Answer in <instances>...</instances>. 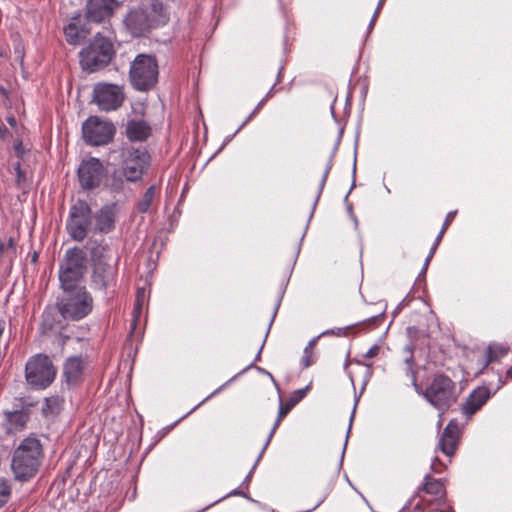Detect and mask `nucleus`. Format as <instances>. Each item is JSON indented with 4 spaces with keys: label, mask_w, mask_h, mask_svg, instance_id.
Instances as JSON below:
<instances>
[{
    "label": "nucleus",
    "mask_w": 512,
    "mask_h": 512,
    "mask_svg": "<svg viewBox=\"0 0 512 512\" xmlns=\"http://www.w3.org/2000/svg\"><path fill=\"white\" fill-rule=\"evenodd\" d=\"M168 21L169 14L160 0H145L130 9L124 18L125 27L133 37L146 36Z\"/></svg>",
    "instance_id": "obj_1"
},
{
    "label": "nucleus",
    "mask_w": 512,
    "mask_h": 512,
    "mask_svg": "<svg viewBox=\"0 0 512 512\" xmlns=\"http://www.w3.org/2000/svg\"><path fill=\"white\" fill-rule=\"evenodd\" d=\"M44 459L41 441L30 435L24 438L14 450L11 469L15 480L27 482L38 473Z\"/></svg>",
    "instance_id": "obj_2"
},
{
    "label": "nucleus",
    "mask_w": 512,
    "mask_h": 512,
    "mask_svg": "<svg viewBox=\"0 0 512 512\" xmlns=\"http://www.w3.org/2000/svg\"><path fill=\"white\" fill-rule=\"evenodd\" d=\"M116 54L112 33L97 32L79 53L84 71L94 73L107 67Z\"/></svg>",
    "instance_id": "obj_3"
},
{
    "label": "nucleus",
    "mask_w": 512,
    "mask_h": 512,
    "mask_svg": "<svg viewBox=\"0 0 512 512\" xmlns=\"http://www.w3.org/2000/svg\"><path fill=\"white\" fill-rule=\"evenodd\" d=\"M418 394L441 412L455 404L459 396L456 383L443 373L434 374L426 389L423 390L420 386Z\"/></svg>",
    "instance_id": "obj_4"
},
{
    "label": "nucleus",
    "mask_w": 512,
    "mask_h": 512,
    "mask_svg": "<svg viewBox=\"0 0 512 512\" xmlns=\"http://www.w3.org/2000/svg\"><path fill=\"white\" fill-rule=\"evenodd\" d=\"M57 301L62 319L77 321L86 317L93 309V298L86 287L62 289Z\"/></svg>",
    "instance_id": "obj_5"
},
{
    "label": "nucleus",
    "mask_w": 512,
    "mask_h": 512,
    "mask_svg": "<svg viewBox=\"0 0 512 512\" xmlns=\"http://www.w3.org/2000/svg\"><path fill=\"white\" fill-rule=\"evenodd\" d=\"M159 67L156 57L150 54H139L132 61L129 79L137 91H148L158 82Z\"/></svg>",
    "instance_id": "obj_6"
},
{
    "label": "nucleus",
    "mask_w": 512,
    "mask_h": 512,
    "mask_svg": "<svg viewBox=\"0 0 512 512\" xmlns=\"http://www.w3.org/2000/svg\"><path fill=\"white\" fill-rule=\"evenodd\" d=\"M120 169L127 182L137 183L142 180L150 165V155L145 148L123 145L119 150Z\"/></svg>",
    "instance_id": "obj_7"
},
{
    "label": "nucleus",
    "mask_w": 512,
    "mask_h": 512,
    "mask_svg": "<svg viewBox=\"0 0 512 512\" xmlns=\"http://www.w3.org/2000/svg\"><path fill=\"white\" fill-rule=\"evenodd\" d=\"M86 268V254L83 249L79 247L68 249L59 269L61 288L81 287L79 283L85 275Z\"/></svg>",
    "instance_id": "obj_8"
},
{
    "label": "nucleus",
    "mask_w": 512,
    "mask_h": 512,
    "mask_svg": "<svg viewBox=\"0 0 512 512\" xmlns=\"http://www.w3.org/2000/svg\"><path fill=\"white\" fill-rule=\"evenodd\" d=\"M56 376L52 360L44 354H38L28 360L25 377L28 384L35 389H45L51 385Z\"/></svg>",
    "instance_id": "obj_9"
},
{
    "label": "nucleus",
    "mask_w": 512,
    "mask_h": 512,
    "mask_svg": "<svg viewBox=\"0 0 512 512\" xmlns=\"http://www.w3.org/2000/svg\"><path fill=\"white\" fill-rule=\"evenodd\" d=\"M92 209L87 201L78 199L70 207L66 229L75 241H83L92 225Z\"/></svg>",
    "instance_id": "obj_10"
},
{
    "label": "nucleus",
    "mask_w": 512,
    "mask_h": 512,
    "mask_svg": "<svg viewBox=\"0 0 512 512\" xmlns=\"http://www.w3.org/2000/svg\"><path fill=\"white\" fill-rule=\"evenodd\" d=\"M85 142L91 146H102L112 141L115 127L111 122L103 121L99 117L88 118L82 126Z\"/></svg>",
    "instance_id": "obj_11"
},
{
    "label": "nucleus",
    "mask_w": 512,
    "mask_h": 512,
    "mask_svg": "<svg viewBox=\"0 0 512 512\" xmlns=\"http://www.w3.org/2000/svg\"><path fill=\"white\" fill-rule=\"evenodd\" d=\"M125 99L123 87L111 83H98L93 89V101L102 111H114L122 106Z\"/></svg>",
    "instance_id": "obj_12"
},
{
    "label": "nucleus",
    "mask_w": 512,
    "mask_h": 512,
    "mask_svg": "<svg viewBox=\"0 0 512 512\" xmlns=\"http://www.w3.org/2000/svg\"><path fill=\"white\" fill-rule=\"evenodd\" d=\"M78 181L83 190L91 191L98 188L105 176L102 162L95 157L83 160L77 170Z\"/></svg>",
    "instance_id": "obj_13"
},
{
    "label": "nucleus",
    "mask_w": 512,
    "mask_h": 512,
    "mask_svg": "<svg viewBox=\"0 0 512 512\" xmlns=\"http://www.w3.org/2000/svg\"><path fill=\"white\" fill-rule=\"evenodd\" d=\"M117 264L98 262L92 265L91 286L106 294L107 290L116 284Z\"/></svg>",
    "instance_id": "obj_14"
},
{
    "label": "nucleus",
    "mask_w": 512,
    "mask_h": 512,
    "mask_svg": "<svg viewBox=\"0 0 512 512\" xmlns=\"http://www.w3.org/2000/svg\"><path fill=\"white\" fill-rule=\"evenodd\" d=\"M311 389V383L308 384L306 387L295 390L291 396L287 399L285 403L282 402V398H279L280 404H279V410L277 418L272 426V429L265 441V444L260 452V454L257 457V462L261 460L266 448L270 444V441L272 437L274 436L276 430L278 429L280 423L282 420L288 415V413L306 396L307 392Z\"/></svg>",
    "instance_id": "obj_15"
},
{
    "label": "nucleus",
    "mask_w": 512,
    "mask_h": 512,
    "mask_svg": "<svg viewBox=\"0 0 512 512\" xmlns=\"http://www.w3.org/2000/svg\"><path fill=\"white\" fill-rule=\"evenodd\" d=\"M118 6L116 0H88L85 17L88 22L101 23L109 19Z\"/></svg>",
    "instance_id": "obj_16"
},
{
    "label": "nucleus",
    "mask_w": 512,
    "mask_h": 512,
    "mask_svg": "<svg viewBox=\"0 0 512 512\" xmlns=\"http://www.w3.org/2000/svg\"><path fill=\"white\" fill-rule=\"evenodd\" d=\"M85 365L86 358L82 356L67 358L63 367V375L69 387L77 386L83 381Z\"/></svg>",
    "instance_id": "obj_17"
},
{
    "label": "nucleus",
    "mask_w": 512,
    "mask_h": 512,
    "mask_svg": "<svg viewBox=\"0 0 512 512\" xmlns=\"http://www.w3.org/2000/svg\"><path fill=\"white\" fill-rule=\"evenodd\" d=\"M95 219L94 232L108 234L115 228L116 212L115 205L102 206L93 216Z\"/></svg>",
    "instance_id": "obj_18"
},
{
    "label": "nucleus",
    "mask_w": 512,
    "mask_h": 512,
    "mask_svg": "<svg viewBox=\"0 0 512 512\" xmlns=\"http://www.w3.org/2000/svg\"><path fill=\"white\" fill-rule=\"evenodd\" d=\"M460 437V428L455 420H451L444 428L440 440L439 448L447 456L454 455Z\"/></svg>",
    "instance_id": "obj_19"
},
{
    "label": "nucleus",
    "mask_w": 512,
    "mask_h": 512,
    "mask_svg": "<svg viewBox=\"0 0 512 512\" xmlns=\"http://www.w3.org/2000/svg\"><path fill=\"white\" fill-rule=\"evenodd\" d=\"M491 396L489 388L478 387L473 390L465 403L462 405V412L470 417L475 414L488 401Z\"/></svg>",
    "instance_id": "obj_20"
},
{
    "label": "nucleus",
    "mask_w": 512,
    "mask_h": 512,
    "mask_svg": "<svg viewBox=\"0 0 512 512\" xmlns=\"http://www.w3.org/2000/svg\"><path fill=\"white\" fill-rule=\"evenodd\" d=\"M125 133L130 141L143 142L151 135V127L144 120L131 119L126 124Z\"/></svg>",
    "instance_id": "obj_21"
},
{
    "label": "nucleus",
    "mask_w": 512,
    "mask_h": 512,
    "mask_svg": "<svg viewBox=\"0 0 512 512\" xmlns=\"http://www.w3.org/2000/svg\"><path fill=\"white\" fill-rule=\"evenodd\" d=\"M86 248L89 250L92 265L98 262H110V246L104 239L90 238Z\"/></svg>",
    "instance_id": "obj_22"
},
{
    "label": "nucleus",
    "mask_w": 512,
    "mask_h": 512,
    "mask_svg": "<svg viewBox=\"0 0 512 512\" xmlns=\"http://www.w3.org/2000/svg\"><path fill=\"white\" fill-rule=\"evenodd\" d=\"M80 22H81L80 18H73L72 22H70L64 28V34L66 37V41L69 44H72V45L79 44L90 33L91 29L89 27H87L86 24L81 25Z\"/></svg>",
    "instance_id": "obj_23"
},
{
    "label": "nucleus",
    "mask_w": 512,
    "mask_h": 512,
    "mask_svg": "<svg viewBox=\"0 0 512 512\" xmlns=\"http://www.w3.org/2000/svg\"><path fill=\"white\" fill-rule=\"evenodd\" d=\"M61 318L62 316L57 305L56 307L46 308L42 314L41 333L47 334L61 328L63 326Z\"/></svg>",
    "instance_id": "obj_24"
},
{
    "label": "nucleus",
    "mask_w": 512,
    "mask_h": 512,
    "mask_svg": "<svg viewBox=\"0 0 512 512\" xmlns=\"http://www.w3.org/2000/svg\"><path fill=\"white\" fill-rule=\"evenodd\" d=\"M421 489L427 494L437 496L438 498L435 500V502L438 505H442L445 502L446 488L444 482L441 479L432 478L429 474H427L423 479Z\"/></svg>",
    "instance_id": "obj_25"
},
{
    "label": "nucleus",
    "mask_w": 512,
    "mask_h": 512,
    "mask_svg": "<svg viewBox=\"0 0 512 512\" xmlns=\"http://www.w3.org/2000/svg\"><path fill=\"white\" fill-rule=\"evenodd\" d=\"M5 420L7 423V431H18L22 430L28 419L29 414L25 410H14V411H4Z\"/></svg>",
    "instance_id": "obj_26"
},
{
    "label": "nucleus",
    "mask_w": 512,
    "mask_h": 512,
    "mask_svg": "<svg viewBox=\"0 0 512 512\" xmlns=\"http://www.w3.org/2000/svg\"><path fill=\"white\" fill-rule=\"evenodd\" d=\"M508 353V349L499 344H491L486 351V360L484 367L491 363L499 362Z\"/></svg>",
    "instance_id": "obj_27"
},
{
    "label": "nucleus",
    "mask_w": 512,
    "mask_h": 512,
    "mask_svg": "<svg viewBox=\"0 0 512 512\" xmlns=\"http://www.w3.org/2000/svg\"><path fill=\"white\" fill-rule=\"evenodd\" d=\"M155 186L151 185L142 195L141 199L136 204V209L139 213H148L155 197Z\"/></svg>",
    "instance_id": "obj_28"
},
{
    "label": "nucleus",
    "mask_w": 512,
    "mask_h": 512,
    "mask_svg": "<svg viewBox=\"0 0 512 512\" xmlns=\"http://www.w3.org/2000/svg\"><path fill=\"white\" fill-rule=\"evenodd\" d=\"M405 350L408 352V356L405 358L404 362L406 364V375L411 378L412 385L417 393H420V385L417 383V371L414 369V357H413V349L410 346H407Z\"/></svg>",
    "instance_id": "obj_29"
},
{
    "label": "nucleus",
    "mask_w": 512,
    "mask_h": 512,
    "mask_svg": "<svg viewBox=\"0 0 512 512\" xmlns=\"http://www.w3.org/2000/svg\"><path fill=\"white\" fill-rule=\"evenodd\" d=\"M125 178L122 175V170L114 171L109 180V188L111 191L119 193L122 192L125 188Z\"/></svg>",
    "instance_id": "obj_30"
},
{
    "label": "nucleus",
    "mask_w": 512,
    "mask_h": 512,
    "mask_svg": "<svg viewBox=\"0 0 512 512\" xmlns=\"http://www.w3.org/2000/svg\"><path fill=\"white\" fill-rule=\"evenodd\" d=\"M336 150H337V147L334 148L332 154L330 155L328 161H327V164H326V167H325V170H324V173L322 175V178H321V181H320V184H319V187H318V193H317V196H316V200H315V204L318 202L321 194H322V191L325 187V184H326V181H327V178H328V175L332 169V166H333V158H334V155L336 153Z\"/></svg>",
    "instance_id": "obj_31"
},
{
    "label": "nucleus",
    "mask_w": 512,
    "mask_h": 512,
    "mask_svg": "<svg viewBox=\"0 0 512 512\" xmlns=\"http://www.w3.org/2000/svg\"><path fill=\"white\" fill-rule=\"evenodd\" d=\"M12 487L7 479L0 478V509L5 506L11 498Z\"/></svg>",
    "instance_id": "obj_32"
},
{
    "label": "nucleus",
    "mask_w": 512,
    "mask_h": 512,
    "mask_svg": "<svg viewBox=\"0 0 512 512\" xmlns=\"http://www.w3.org/2000/svg\"><path fill=\"white\" fill-rule=\"evenodd\" d=\"M315 342H316L315 339L311 340L304 349L303 356L301 358V364H302L303 368H308L309 366H311L314 363L312 354H313V346H314Z\"/></svg>",
    "instance_id": "obj_33"
},
{
    "label": "nucleus",
    "mask_w": 512,
    "mask_h": 512,
    "mask_svg": "<svg viewBox=\"0 0 512 512\" xmlns=\"http://www.w3.org/2000/svg\"><path fill=\"white\" fill-rule=\"evenodd\" d=\"M266 99L262 98L259 103L256 105L252 113L245 119V121L240 125V127L236 130V132L232 135V137L238 133L249 121L252 120V118L263 108V106L266 104Z\"/></svg>",
    "instance_id": "obj_34"
},
{
    "label": "nucleus",
    "mask_w": 512,
    "mask_h": 512,
    "mask_svg": "<svg viewBox=\"0 0 512 512\" xmlns=\"http://www.w3.org/2000/svg\"><path fill=\"white\" fill-rule=\"evenodd\" d=\"M437 248H438V245H435V244L432 245V247L429 251V254L425 260V263L423 265L422 273H425L426 270L428 269L429 263H430L431 259L433 258Z\"/></svg>",
    "instance_id": "obj_35"
},
{
    "label": "nucleus",
    "mask_w": 512,
    "mask_h": 512,
    "mask_svg": "<svg viewBox=\"0 0 512 512\" xmlns=\"http://www.w3.org/2000/svg\"><path fill=\"white\" fill-rule=\"evenodd\" d=\"M14 170L16 172L17 182L20 183L25 180V172L21 168V163L17 162L14 164Z\"/></svg>",
    "instance_id": "obj_36"
},
{
    "label": "nucleus",
    "mask_w": 512,
    "mask_h": 512,
    "mask_svg": "<svg viewBox=\"0 0 512 512\" xmlns=\"http://www.w3.org/2000/svg\"><path fill=\"white\" fill-rule=\"evenodd\" d=\"M456 213L457 211H450L447 215H446V218L443 222V225H442V228L443 230H446L448 229V227L451 225V223L453 222L455 216H456Z\"/></svg>",
    "instance_id": "obj_37"
},
{
    "label": "nucleus",
    "mask_w": 512,
    "mask_h": 512,
    "mask_svg": "<svg viewBox=\"0 0 512 512\" xmlns=\"http://www.w3.org/2000/svg\"><path fill=\"white\" fill-rule=\"evenodd\" d=\"M379 351H380V346L375 344L364 354V358H367V359L374 358L379 354Z\"/></svg>",
    "instance_id": "obj_38"
},
{
    "label": "nucleus",
    "mask_w": 512,
    "mask_h": 512,
    "mask_svg": "<svg viewBox=\"0 0 512 512\" xmlns=\"http://www.w3.org/2000/svg\"><path fill=\"white\" fill-rule=\"evenodd\" d=\"M381 9H382L381 7L377 6V8H376V10H375L371 20H370L369 30H371L374 27L375 22H376V20L378 18V15L380 14Z\"/></svg>",
    "instance_id": "obj_39"
},
{
    "label": "nucleus",
    "mask_w": 512,
    "mask_h": 512,
    "mask_svg": "<svg viewBox=\"0 0 512 512\" xmlns=\"http://www.w3.org/2000/svg\"><path fill=\"white\" fill-rule=\"evenodd\" d=\"M14 150L18 157H22V155L24 153V147H23V144L21 141H19L18 143L15 144Z\"/></svg>",
    "instance_id": "obj_40"
},
{
    "label": "nucleus",
    "mask_w": 512,
    "mask_h": 512,
    "mask_svg": "<svg viewBox=\"0 0 512 512\" xmlns=\"http://www.w3.org/2000/svg\"><path fill=\"white\" fill-rule=\"evenodd\" d=\"M8 133L7 127L3 123H0V138L4 139Z\"/></svg>",
    "instance_id": "obj_41"
},
{
    "label": "nucleus",
    "mask_w": 512,
    "mask_h": 512,
    "mask_svg": "<svg viewBox=\"0 0 512 512\" xmlns=\"http://www.w3.org/2000/svg\"><path fill=\"white\" fill-rule=\"evenodd\" d=\"M445 232H446V230L441 229L433 244L439 246L440 242L443 239V236H444Z\"/></svg>",
    "instance_id": "obj_42"
},
{
    "label": "nucleus",
    "mask_w": 512,
    "mask_h": 512,
    "mask_svg": "<svg viewBox=\"0 0 512 512\" xmlns=\"http://www.w3.org/2000/svg\"><path fill=\"white\" fill-rule=\"evenodd\" d=\"M277 83H275L271 88L270 90L267 92V94L265 95V97H263L264 99H266V101H268L270 98H272L274 96V93H275V86H276Z\"/></svg>",
    "instance_id": "obj_43"
},
{
    "label": "nucleus",
    "mask_w": 512,
    "mask_h": 512,
    "mask_svg": "<svg viewBox=\"0 0 512 512\" xmlns=\"http://www.w3.org/2000/svg\"><path fill=\"white\" fill-rule=\"evenodd\" d=\"M326 497H327V493H323V494L318 498L317 503L315 504V506H314L311 510H314V509H316L318 506H320V505L324 502V500L326 499Z\"/></svg>",
    "instance_id": "obj_44"
},
{
    "label": "nucleus",
    "mask_w": 512,
    "mask_h": 512,
    "mask_svg": "<svg viewBox=\"0 0 512 512\" xmlns=\"http://www.w3.org/2000/svg\"><path fill=\"white\" fill-rule=\"evenodd\" d=\"M218 392V390H216L215 392H213L212 394L208 395V397H206L202 402H200L197 406H195L193 409H191L189 411V413H192L193 411H195L199 406H201L205 401H207L208 399H210L212 396H214L216 393Z\"/></svg>",
    "instance_id": "obj_45"
},
{
    "label": "nucleus",
    "mask_w": 512,
    "mask_h": 512,
    "mask_svg": "<svg viewBox=\"0 0 512 512\" xmlns=\"http://www.w3.org/2000/svg\"><path fill=\"white\" fill-rule=\"evenodd\" d=\"M259 462H260V460H259L258 462H257V461L255 462L254 466L252 467V469L250 470V472H249V473H248V475L246 476V478H245V482H246V481H250V478H251V476H252V474H253V471H254L255 467L257 466V464H258Z\"/></svg>",
    "instance_id": "obj_46"
},
{
    "label": "nucleus",
    "mask_w": 512,
    "mask_h": 512,
    "mask_svg": "<svg viewBox=\"0 0 512 512\" xmlns=\"http://www.w3.org/2000/svg\"><path fill=\"white\" fill-rule=\"evenodd\" d=\"M505 383H506V381L503 380L501 376H499L498 377V385L496 387V391L499 390Z\"/></svg>",
    "instance_id": "obj_47"
},
{
    "label": "nucleus",
    "mask_w": 512,
    "mask_h": 512,
    "mask_svg": "<svg viewBox=\"0 0 512 512\" xmlns=\"http://www.w3.org/2000/svg\"><path fill=\"white\" fill-rule=\"evenodd\" d=\"M7 122H8L12 127L16 126V119H15V117H14V116H10V117H8V118H7Z\"/></svg>",
    "instance_id": "obj_48"
},
{
    "label": "nucleus",
    "mask_w": 512,
    "mask_h": 512,
    "mask_svg": "<svg viewBox=\"0 0 512 512\" xmlns=\"http://www.w3.org/2000/svg\"><path fill=\"white\" fill-rule=\"evenodd\" d=\"M230 495H241V496H245V494L241 491H239L238 489H235L233 490L232 492H230L227 496H230Z\"/></svg>",
    "instance_id": "obj_49"
},
{
    "label": "nucleus",
    "mask_w": 512,
    "mask_h": 512,
    "mask_svg": "<svg viewBox=\"0 0 512 512\" xmlns=\"http://www.w3.org/2000/svg\"><path fill=\"white\" fill-rule=\"evenodd\" d=\"M258 369L261 370L263 373L267 374L271 378V380L275 383V379H274V377L272 376V374L270 372H268V371H266L264 369H261L259 367H258Z\"/></svg>",
    "instance_id": "obj_50"
},
{
    "label": "nucleus",
    "mask_w": 512,
    "mask_h": 512,
    "mask_svg": "<svg viewBox=\"0 0 512 512\" xmlns=\"http://www.w3.org/2000/svg\"><path fill=\"white\" fill-rule=\"evenodd\" d=\"M262 349H263V345H261V347H260V349H259V351H258V353H257V355L255 357L256 361L260 360Z\"/></svg>",
    "instance_id": "obj_51"
},
{
    "label": "nucleus",
    "mask_w": 512,
    "mask_h": 512,
    "mask_svg": "<svg viewBox=\"0 0 512 512\" xmlns=\"http://www.w3.org/2000/svg\"><path fill=\"white\" fill-rule=\"evenodd\" d=\"M506 377L512 379V367L507 370Z\"/></svg>",
    "instance_id": "obj_52"
},
{
    "label": "nucleus",
    "mask_w": 512,
    "mask_h": 512,
    "mask_svg": "<svg viewBox=\"0 0 512 512\" xmlns=\"http://www.w3.org/2000/svg\"><path fill=\"white\" fill-rule=\"evenodd\" d=\"M4 250H5V244L0 241V255H2L4 253Z\"/></svg>",
    "instance_id": "obj_53"
},
{
    "label": "nucleus",
    "mask_w": 512,
    "mask_h": 512,
    "mask_svg": "<svg viewBox=\"0 0 512 512\" xmlns=\"http://www.w3.org/2000/svg\"><path fill=\"white\" fill-rule=\"evenodd\" d=\"M277 306H279V304H278ZM277 309H278V307H276V309H275V311H274V313H273V316H272V319H271V321H270V324H272V323H273V320H274V318H275V316H276V313H277ZM270 326H271V325H269V327H270Z\"/></svg>",
    "instance_id": "obj_54"
},
{
    "label": "nucleus",
    "mask_w": 512,
    "mask_h": 512,
    "mask_svg": "<svg viewBox=\"0 0 512 512\" xmlns=\"http://www.w3.org/2000/svg\"><path fill=\"white\" fill-rule=\"evenodd\" d=\"M135 308H136L137 310H140V309H141V303H140L139 299H137V301H136Z\"/></svg>",
    "instance_id": "obj_55"
},
{
    "label": "nucleus",
    "mask_w": 512,
    "mask_h": 512,
    "mask_svg": "<svg viewBox=\"0 0 512 512\" xmlns=\"http://www.w3.org/2000/svg\"><path fill=\"white\" fill-rule=\"evenodd\" d=\"M385 1H386V0H379V2H378V5H377V6H379V7L383 8V5H384Z\"/></svg>",
    "instance_id": "obj_56"
},
{
    "label": "nucleus",
    "mask_w": 512,
    "mask_h": 512,
    "mask_svg": "<svg viewBox=\"0 0 512 512\" xmlns=\"http://www.w3.org/2000/svg\"><path fill=\"white\" fill-rule=\"evenodd\" d=\"M424 512H444V511L431 509V510H424Z\"/></svg>",
    "instance_id": "obj_57"
},
{
    "label": "nucleus",
    "mask_w": 512,
    "mask_h": 512,
    "mask_svg": "<svg viewBox=\"0 0 512 512\" xmlns=\"http://www.w3.org/2000/svg\"><path fill=\"white\" fill-rule=\"evenodd\" d=\"M189 414H190V413L188 412L185 416H182V418H179V420H176V423H175V424L179 423V421H182V419H185V417H186L187 415H189Z\"/></svg>",
    "instance_id": "obj_58"
},
{
    "label": "nucleus",
    "mask_w": 512,
    "mask_h": 512,
    "mask_svg": "<svg viewBox=\"0 0 512 512\" xmlns=\"http://www.w3.org/2000/svg\"><path fill=\"white\" fill-rule=\"evenodd\" d=\"M189 414H190V413L188 412L185 416H182V418H179V420H176V423H175V424L179 423V421H182V419H185V417H186L187 415H189Z\"/></svg>",
    "instance_id": "obj_59"
},
{
    "label": "nucleus",
    "mask_w": 512,
    "mask_h": 512,
    "mask_svg": "<svg viewBox=\"0 0 512 512\" xmlns=\"http://www.w3.org/2000/svg\"><path fill=\"white\" fill-rule=\"evenodd\" d=\"M189 414H190V413L188 412L185 416H182V418H179V420H176V423H175V424L179 423V421H182V419H185V417H186L187 415H189Z\"/></svg>",
    "instance_id": "obj_60"
},
{
    "label": "nucleus",
    "mask_w": 512,
    "mask_h": 512,
    "mask_svg": "<svg viewBox=\"0 0 512 512\" xmlns=\"http://www.w3.org/2000/svg\"><path fill=\"white\" fill-rule=\"evenodd\" d=\"M379 317H380V315H376V316H371L369 319H370V320H375V319H377V318H379Z\"/></svg>",
    "instance_id": "obj_61"
},
{
    "label": "nucleus",
    "mask_w": 512,
    "mask_h": 512,
    "mask_svg": "<svg viewBox=\"0 0 512 512\" xmlns=\"http://www.w3.org/2000/svg\"><path fill=\"white\" fill-rule=\"evenodd\" d=\"M36 260H37V254L35 253V254L33 255L32 261H33V262H36Z\"/></svg>",
    "instance_id": "obj_62"
},
{
    "label": "nucleus",
    "mask_w": 512,
    "mask_h": 512,
    "mask_svg": "<svg viewBox=\"0 0 512 512\" xmlns=\"http://www.w3.org/2000/svg\"><path fill=\"white\" fill-rule=\"evenodd\" d=\"M408 507L402 508L399 512H407Z\"/></svg>",
    "instance_id": "obj_63"
},
{
    "label": "nucleus",
    "mask_w": 512,
    "mask_h": 512,
    "mask_svg": "<svg viewBox=\"0 0 512 512\" xmlns=\"http://www.w3.org/2000/svg\"><path fill=\"white\" fill-rule=\"evenodd\" d=\"M9 246H11V247L13 246V241H12V239H9Z\"/></svg>",
    "instance_id": "obj_64"
}]
</instances>
